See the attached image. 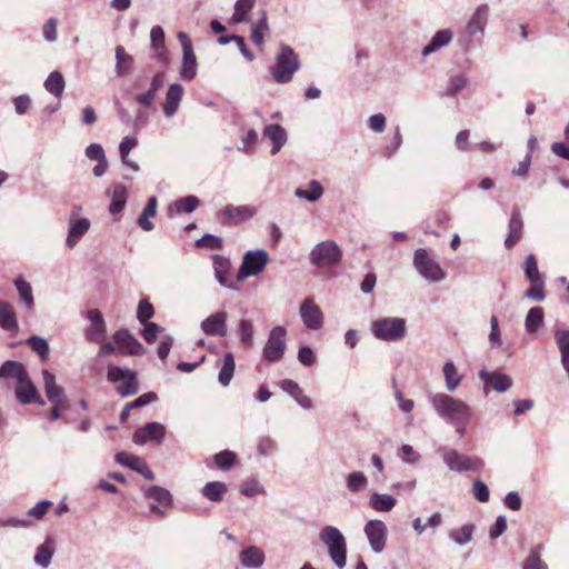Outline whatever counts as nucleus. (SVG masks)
Wrapping results in <instances>:
<instances>
[{
  "label": "nucleus",
  "instance_id": "1",
  "mask_svg": "<svg viewBox=\"0 0 569 569\" xmlns=\"http://www.w3.org/2000/svg\"><path fill=\"white\" fill-rule=\"evenodd\" d=\"M428 400L437 415L447 423L470 421L472 418L471 408L461 399L438 392L429 395Z\"/></svg>",
  "mask_w": 569,
  "mask_h": 569
},
{
  "label": "nucleus",
  "instance_id": "2",
  "mask_svg": "<svg viewBox=\"0 0 569 569\" xmlns=\"http://www.w3.org/2000/svg\"><path fill=\"white\" fill-rule=\"evenodd\" d=\"M300 66L299 56L295 50L286 43H280L276 63L270 67V73L277 83H288L300 69Z\"/></svg>",
  "mask_w": 569,
  "mask_h": 569
},
{
  "label": "nucleus",
  "instance_id": "3",
  "mask_svg": "<svg viewBox=\"0 0 569 569\" xmlns=\"http://www.w3.org/2000/svg\"><path fill=\"white\" fill-rule=\"evenodd\" d=\"M320 541L327 547L331 561L338 569L347 565V540L335 526H325L319 532Z\"/></svg>",
  "mask_w": 569,
  "mask_h": 569
},
{
  "label": "nucleus",
  "instance_id": "4",
  "mask_svg": "<svg viewBox=\"0 0 569 569\" xmlns=\"http://www.w3.org/2000/svg\"><path fill=\"white\" fill-rule=\"evenodd\" d=\"M107 380L117 386V392L122 398L134 396L139 392L137 373L129 368L109 365Z\"/></svg>",
  "mask_w": 569,
  "mask_h": 569
},
{
  "label": "nucleus",
  "instance_id": "5",
  "mask_svg": "<svg viewBox=\"0 0 569 569\" xmlns=\"http://www.w3.org/2000/svg\"><path fill=\"white\" fill-rule=\"evenodd\" d=\"M372 335L382 341H400L407 333V325L403 318L387 317L375 320L371 323Z\"/></svg>",
  "mask_w": 569,
  "mask_h": 569
},
{
  "label": "nucleus",
  "instance_id": "6",
  "mask_svg": "<svg viewBox=\"0 0 569 569\" xmlns=\"http://www.w3.org/2000/svg\"><path fill=\"white\" fill-rule=\"evenodd\" d=\"M309 259L318 268L336 267L341 262L342 250L333 240H326L311 250Z\"/></svg>",
  "mask_w": 569,
  "mask_h": 569
},
{
  "label": "nucleus",
  "instance_id": "7",
  "mask_svg": "<svg viewBox=\"0 0 569 569\" xmlns=\"http://www.w3.org/2000/svg\"><path fill=\"white\" fill-rule=\"evenodd\" d=\"M413 266L418 273L430 282H439L446 278L445 270L425 248L415 251Z\"/></svg>",
  "mask_w": 569,
  "mask_h": 569
},
{
  "label": "nucleus",
  "instance_id": "8",
  "mask_svg": "<svg viewBox=\"0 0 569 569\" xmlns=\"http://www.w3.org/2000/svg\"><path fill=\"white\" fill-rule=\"evenodd\" d=\"M287 349V330L282 326L273 327L262 349V357L268 362L280 361Z\"/></svg>",
  "mask_w": 569,
  "mask_h": 569
},
{
  "label": "nucleus",
  "instance_id": "9",
  "mask_svg": "<svg viewBox=\"0 0 569 569\" xmlns=\"http://www.w3.org/2000/svg\"><path fill=\"white\" fill-rule=\"evenodd\" d=\"M269 262V254L263 249L250 250L244 253L241 266L237 273V281L258 276Z\"/></svg>",
  "mask_w": 569,
  "mask_h": 569
},
{
  "label": "nucleus",
  "instance_id": "10",
  "mask_svg": "<svg viewBox=\"0 0 569 569\" xmlns=\"http://www.w3.org/2000/svg\"><path fill=\"white\" fill-rule=\"evenodd\" d=\"M442 459L447 467L456 472L476 471L483 467L481 459L462 455L455 449L445 450Z\"/></svg>",
  "mask_w": 569,
  "mask_h": 569
},
{
  "label": "nucleus",
  "instance_id": "11",
  "mask_svg": "<svg viewBox=\"0 0 569 569\" xmlns=\"http://www.w3.org/2000/svg\"><path fill=\"white\" fill-rule=\"evenodd\" d=\"M144 497L152 500L149 510L152 513L164 516L166 510L172 506V495L166 488L151 486L144 490Z\"/></svg>",
  "mask_w": 569,
  "mask_h": 569
},
{
  "label": "nucleus",
  "instance_id": "12",
  "mask_svg": "<svg viewBox=\"0 0 569 569\" xmlns=\"http://www.w3.org/2000/svg\"><path fill=\"white\" fill-rule=\"evenodd\" d=\"M365 533L373 552L381 553L386 547L388 529L381 520H369Z\"/></svg>",
  "mask_w": 569,
  "mask_h": 569
},
{
  "label": "nucleus",
  "instance_id": "13",
  "mask_svg": "<svg viewBox=\"0 0 569 569\" xmlns=\"http://www.w3.org/2000/svg\"><path fill=\"white\" fill-rule=\"evenodd\" d=\"M227 320L228 313L223 310H219L203 319L200 323V328L206 336L226 337L228 333Z\"/></svg>",
  "mask_w": 569,
  "mask_h": 569
},
{
  "label": "nucleus",
  "instance_id": "14",
  "mask_svg": "<svg viewBox=\"0 0 569 569\" xmlns=\"http://www.w3.org/2000/svg\"><path fill=\"white\" fill-rule=\"evenodd\" d=\"M43 377V388L47 395L48 401L56 407L67 408L68 407V398L66 396L64 389L57 385L56 377L49 370L44 369L42 371Z\"/></svg>",
  "mask_w": 569,
  "mask_h": 569
},
{
  "label": "nucleus",
  "instance_id": "15",
  "mask_svg": "<svg viewBox=\"0 0 569 569\" xmlns=\"http://www.w3.org/2000/svg\"><path fill=\"white\" fill-rule=\"evenodd\" d=\"M299 313L308 329L319 330L323 326V313L312 298H307L302 301Z\"/></svg>",
  "mask_w": 569,
  "mask_h": 569
},
{
  "label": "nucleus",
  "instance_id": "16",
  "mask_svg": "<svg viewBox=\"0 0 569 569\" xmlns=\"http://www.w3.org/2000/svg\"><path fill=\"white\" fill-rule=\"evenodd\" d=\"M166 433V427L162 423L148 422L134 431L132 441L140 446L146 445L148 441H156L159 443L163 441Z\"/></svg>",
  "mask_w": 569,
  "mask_h": 569
},
{
  "label": "nucleus",
  "instance_id": "17",
  "mask_svg": "<svg viewBox=\"0 0 569 569\" xmlns=\"http://www.w3.org/2000/svg\"><path fill=\"white\" fill-rule=\"evenodd\" d=\"M256 211L251 206L228 204L219 211L218 219L222 223H239L252 218Z\"/></svg>",
  "mask_w": 569,
  "mask_h": 569
},
{
  "label": "nucleus",
  "instance_id": "18",
  "mask_svg": "<svg viewBox=\"0 0 569 569\" xmlns=\"http://www.w3.org/2000/svg\"><path fill=\"white\" fill-rule=\"evenodd\" d=\"M113 340L119 347V352L130 356H142L146 351L141 342H139L127 329H120L113 335Z\"/></svg>",
  "mask_w": 569,
  "mask_h": 569
},
{
  "label": "nucleus",
  "instance_id": "19",
  "mask_svg": "<svg viewBox=\"0 0 569 569\" xmlns=\"http://www.w3.org/2000/svg\"><path fill=\"white\" fill-rule=\"evenodd\" d=\"M87 319L90 321V326L86 330V339L91 342H102L107 333V326L101 311L98 309L88 310Z\"/></svg>",
  "mask_w": 569,
  "mask_h": 569
},
{
  "label": "nucleus",
  "instance_id": "20",
  "mask_svg": "<svg viewBox=\"0 0 569 569\" xmlns=\"http://www.w3.org/2000/svg\"><path fill=\"white\" fill-rule=\"evenodd\" d=\"M14 395L22 405L38 403L43 406L46 403L31 381L29 373L23 380L16 385Z\"/></svg>",
  "mask_w": 569,
  "mask_h": 569
},
{
  "label": "nucleus",
  "instance_id": "21",
  "mask_svg": "<svg viewBox=\"0 0 569 569\" xmlns=\"http://www.w3.org/2000/svg\"><path fill=\"white\" fill-rule=\"evenodd\" d=\"M479 378L485 383V392H488V387L497 392H505L512 386V379L500 372H489L486 369L479 371Z\"/></svg>",
  "mask_w": 569,
  "mask_h": 569
},
{
  "label": "nucleus",
  "instance_id": "22",
  "mask_svg": "<svg viewBox=\"0 0 569 569\" xmlns=\"http://www.w3.org/2000/svg\"><path fill=\"white\" fill-rule=\"evenodd\" d=\"M163 72L156 73L151 79L149 89L144 92L137 93L134 96V100L144 108H151L153 106L157 92L163 87Z\"/></svg>",
  "mask_w": 569,
  "mask_h": 569
},
{
  "label": "nucleus",
  "instance_id": "23",
  "mask_svg": "<svg viewBox=\"0 0 569 569\" xmlns=\"http://www.w3.org/2000/svg\"><path fill=\"white\" fill-rule=\"evenodd\" d=\"M213 270L217 281L226 288L236 289L232 280L229 278L231 262L228 258L221 254H214L213 258Z\"/></svg>",
  "mask_w": 569,
  "mask_h": 569
},
{
  "label": "nucleus",
  "instance_id": "24",
  "mask_svg": "<svg viewBox=\"0 0 569 569\" xmlns=\"http://www.w3.org/2000/svg\"><path fill=\"white\" fill-rule=\"evenodd\" d=\"M90 220L88 218L80 219H70L69 221V230L66 240V244L68 248H73L81 240V238L88 232L90 229Z\"/></svg>",
  "mask_w": 569,
  "mask_h": 569
},
{
  "label": "nucleus",
  "instance_id": "25",
  "mask_svg": "<svg viewBox=\"0 0 569 569\" xmlns=\"http://www.w3.org/2000/svg\"><path fill=\"white\" fill-rule=\"evenodd\" d=\"M266 560L264 551L257 546H249L239 553L240 563L249 569H259Z\"/></svg>",
  "mask_w": 569,
  "mask_h": 569
},
{
  "label": "nucleus",
  "instance_id": "26",
  "mask_svg": "<svg viewBox=\"0 0 569 569\" xmlns=\"http://www.w3.org/2000/svg\"><path fill=\"white\" fill-rule=\"evenodd\" d=\"M182 96L183 87L181 84L172 83L169 86L163 104V113L167 118H171L176 114L179 109Z\"/></svg>",
  "mask_w": 569,
  "mask_h": 569
},
{
  "label": "nucleus",
  "instance_id": "27",
  "mask_svg": "<svg viewBox=\"0 0 569 569\" xmlns=\"http://www.w3.org/2000/svg\"><path fill=\"white\" fill-rule=\"evenodd\" d=\"M28 371L23 363L14 360H7L0 366V379L16 381V385L26 378Z\"/></svg>",
  "mask_w": 569,
  "mask_h": 569
},
{
  "label": "nucleus",
  "instance_id": "28",
  "mask_svg": "<svg viewBox=\"0 0 569 569\" xmlns=\"http://www.w3.org/2000/svg\"><path fill=\"white\" fill-rule=\"evenodd\" d=\"M509 233L505 240L507 249H512L522 237L523 221L519 209H513L509 221Z\"/></svg>",
  "mask_w": 569,
  "mask_h": 569
},
{
  "label": "nucleus",
  "instance_id": "29",
  "mask_svg": "<svg viewBox=\"0 0 569 569\" xmlns=\"http://www.w3.org/2000/svg\"><path fill=\"white\" fill-rule=\"evenodd\" d=\"M487 20H488V6L487 4L478 6L467 23V27H466L467 33L470 37L476 36L478 33H483L485 27L487 24Z\"/></svg>",
  "mask_w": 569,
  "mask_h": 569
},
{
  "label": "nucleus",
  "instance_id": "30",
  "mask_svg": "<svg viewBox=\"0 0 569 569\" xmlns=\"http://www.w3.org/2000/svg\"><path fill=\"white\" fill-rule=\"evenodd\" d=\"M279 386L284 392L290 395L297 401V403L301 406L303 409L309 410L313 408L311 399L302 392V389L296 381L291 379H283L280 381Z\"/></svg>",
  "mask_w": 569,
  "mask_h": 569
},
{
  "label": "nucleus",
  "instance_id": "31",
  "mask_svg": "<svg viewBox=\"0 0 569 569\" xmlns=\"http://www.w3.org/2000/svg\"><path fill=\"white\" fill-rule=\"evenodd\" d=\"M263 136L271 140V153L277 154L287 141V131L280 124H268L263 129Z\"/></svg>",
  "mask_w": 569,
  "mask_h": 569
},
{
  "label": "nucleus",
  "instance_id": "32",
  "mask_svg": "<svg viewBox=\"0 0 569 569\" xmlns=\"http://www.w3.org/2000/svg\"><path fill=\"white\" fill-rule=\"evenodd\" d=\"M116 53V74L119 78L126 77L132 69L134 59L129 54L122 46H117Z\"/></svg>",
  "mask_w": 569,
  "mask_h": 569
},
{
  "label": "nucleus",
  "instance_id": "33",
  "mask_svg": "<svg viewBox=\"0 0 569 569\" xmlns=\"http://www.w3.org/2000/svg\"><path fill=\"white\" fill-rule=\"evenodd\" d=\"M452 36V31L449 29L437 31L429 41V43L422 49V56L427 57L436 52L440 48L447 46L451 41Z\"/></svg>",
  "mask_w": 569,
  "mask_h": 569
},
{
  "label": "nucleus",
  "instance_id": "34",
  "mask_svg": "<svg viewBox=\"0 0 569 569\" xmlns=\"http://www.w3.org/2000/svg\"><path fill=\"white\" fill-rule=\"evenodd\" d=\"M0 327L10 332H16L19 328L16 312L7 301H0Z\"/></svg>",
  "mask_w": 569,
  "mask_h": 569
},
{
  "label": "nucleus",
  "instance_id": "35",
  "mask_svg": "<svg viewBox=\"0 0 569 569\" xmlns=\"http://www.w3.org/2000/svg\"><path fill=\"white\" fill-rule=\"evenodd\" d=\"M54 540L51 537H48L42 545L37 548L34 555L36 565L47 568L51 563L52 556L54 553Z\"/></svg>",
  "mask_w": 569,
  "mask_h": 569
},
{
  "label": "nucleus",
  "instance_id": "36",
  "mask_svg": "<svg viewBox=\"0 0 569 569\" xmlns=\"http://www.w3.org/2000/svg\"><path fill=\"white\" fill-rule=\"evenodd\" d=\"M397 505V499L389 493L375 492L369 498V506L378 512H389Z\"/></svg>",
  "mask_w": 569,
  "mask_h": 569
},
{
  "label": "nucleus",
  "instance_id": "37",
  "mask_svg": "<svg viewBox=\"0 0 569 569\" xmlns=\"http://www.w3.org/2000/svg\"><path fill=\"white\" fill-rule=\"evenodd\" d=\"M14 287L18 291L20 301L24 305L26 309L31 311L34 308V298L31 284L22 277L14 280Z\"/></svg>",
  "mask_w": 569,
  "mask_h": 569
},
{
  "label": "nucleus",
  "instance_id": "38",
  "mask_svg": "<svg viewBox=\"0 0 569 569\" xmlns=\"http://www.w3.org/2000/svg\"><path fill=\"white\" fill-rule=\"evenodd\" d=\"M555 340L561 356V365L569 373V329H557Z\"/></svg>",
  "mask_w": 569,
  "mask_h": 569
},
{
  "label": "nucleus",
  "instance_id": "39",
  "mask_svg": "<svg viewBox=\"0 0 569 569\" xmlns=\"http://www.w3.org/2000/svg\"><path fill=\"white\" fill-rule=\"evenodd\" d=\"M198 71L197 57L193 51L183 52L182 62L179 70L180 77L186 81H191L196 78Z\"/></svg>",
  "mask_w": 569,
  "mask_h": 569
},
{
  "label": "nucleus",
  "instance_id": "40",
  "mask_svg": "<svg viewBox=\"0 0 569 569\" xmlns=\"http://www.w3.org/2000/svg\"><path fill=\"white\" fill-rule=\"evenodd\" d=\"M157 213V198L150 197L147 201V204L140 216L138 217L137 223L144 231H151L154 228V224L149 220L154 217Z\"/></svg>",
  "mask_w": 569,
  "mask_h": 569
},
{
  "label": "nucleus",
  "instance_id": "41",
  "mask_svg": "<svg viewBox=\"0 0 569 569\" xmlns=\"http://www.w3.org/2000/svg\"><path fill=\"white\" fill-rule=\"evenodd\" d=\"M199 203L200 201L196 196L182 197L169 206V212L177 214L191 213L198 208Z\"/></svg>",
  "mask_w": 569,
  "mask_h": 569
},
{
  "label": "nucleus",
  "instance_id": "42",
  "mask_svg": "<svg viewBox=\"0 0 569 569\" xmlns=\"http://www.w3.org/2000/svg\"><path fill=\"white\" fill-rule=\"evenodd\" d=\"M111 203L109 210L111 213L116 214L122 211L127 203L128 191L123 184L117 183L112 186L111 189Z\"/></svg>",
  "mask_w": 569,
  "mask_h": 569
},
{
  "label": "nucleus",
  "instance_id": "43",
  "mask_svg": "<svg viewBox=\"0 0 569 569\" xmlns=\"http://www.w3.org/2000/svg\"><path fill=\"white\" fill-rule=\"evenodd\" d=\"M227 491V485L221 481L207 482L201 489V493L203 495V497H206L209 501L212 502L221 501Z\"/></svg>",
  "mask_w": 569,
  "mask_h": 569
},
{
  "label": "nucleus",
  "instance_id": "44",
  "mask_svg": "<svg viewBox=\"0 0 569 569\" xmlns=\"http://www.w3.org/2000/svg\"><path fill=\"white\" fill-rule=\"evenodd\" d=\"M151 47L158 59L164 60L167 58V50L164 46V32L160 26L152 27L150 31Z\"/></svg>",
  "mask_w": 569,
  "mask_h": 569
},
{
  "label": "nucleus",
  "instance_id": "45",
  "mask_svg": "<svg viewBox=\"0 0 569 569\" xmlns=\"http://www.w3.org/2000/svg\"><path fill=\"white\" fill-rule=\"evenodd\" d=\"M545 313L541 307H532L529 309L526 320L525 327L529 333L537 332L538 329L543 325Z\"/></svg>",
  "mask_w": 569,
  "mask_h": 569
},
{
  "label": "nucleus",
  "instance_id": "46",
  "mask_svg": "<svg viewBox=\"0 0 569 569\" xmlns=\"http://www.w3.org/2000/svg\"><path fill=\"white\" fill-rule=\"evenodd\" d=\"M475 526L466 523L461 528L453 529L449 532V538L458 546H466L472 540Z\"/></svg>",
  "mask_w": 569,
  "mask_h": 569
},
{
  "label": "nucleus",
  "instance_id": "47",
  "mask_svg": "<svg viewBox=\"0 0 569 569\" xmlns=\"http://www.w3.org/2000/svg\"><path fill=\"white\" fill-rule=\"evenodd\" d=\"M46 90L59 98L62 96L64 90V79L59 71H52L43 83Z\"/></svg>",
  "mask_w": 569,
  "mask_h": 569
},
{
  "label": "nucleus",
  "instance_id": "48",
  "mask_svg": "<svg viewBox=\"0 0 569 569\" xmlns=\"http://www.w3.org/2000/svg\"><path fill=\"white\" fill-rule=\"evenodd\" d=\"M368 485V478L362 471H352L346 478V486L353 493L366 490Z\"/></svg>",
  "mask_w": 569,
  "mask_h": 569
},
{
  "label": "nucleus",
  "instance_id": "49",
  "mask_svg": "<svg viewBox=\"0 0 569 569\" xmlns=\"http://www.w3.org/2000/svg\"><path fill=\"white\" fill-rule=\"evenodd\" d=\"M523 271L530 282L546 281L545 274L538 269L536 257L531 253L525 258Z\"/></svg>",
  "mask_w": 569,
  "mask_h": 569
},
{
  "label": "nucleus",
  "instance_id": "50",
  "mask_svg": "<svg viewBox=\"0 0 569 569\" xmlns=\"http://www.w3.org/2000/svg\"><path fill=\"white\" fill-rule=\"evenodd\" d=\"M234 367L233 355L231 352H227L223 357V363L218 375V380L223 387H227L230 383L233 377Z\"/></svg>",
  "mask_w": 569,
  "mask_h": 569
},
{
  "label": "nucleus",
  "instance_id": "51",
  "mask_svg": "<svg viewBox=\"0 0 569 569\" xmlns=\"http://www.w3.org/2000/svg\"><path fill=\"white\" fill-rule=\"evenodd\" d=\"M256 0H237L234 3V12L232 14L233 23L249 22L248 12L253 8Z\"/></svg>",
  "mask_w": 569,
  "mask_h": 569
},
{
  "label": "nucleus",
  "instance_id": "52",
  "mask_svg": "<svg viewBox=\"0 0 569 569\" xmlns=\"http://www.w3.org/2000/svg\"><path fill=\"white\" fill-rule=\"evenodd\" d=\"M295 194L298 198L306 199L310 202H316L322 197L323 188L319 181L312 180L309 182V190L298 188L296 189Z\"/></svg>",
  "mask_w": 569,
  "mask_h": 569
},
{
  "label": "nucleus",
  "instance_id": "53",
  "mask_svg": "<svg viewBox=\"0 0 569 569\" xmlns=\"http://www.w3.org/2000/svg\"><path fill=\"white\" fill-rule=\"evenodd\" d=\"M443 376L447 390L450 392L455 391L461 382V377L458 375L453 362L447 361L443 365Z\"/></svg>",
  "mask_w": 569,
  "mask_h": 569
},
{
  "label": "nucleus",
  "instance_id": "54",
  "mask_svg": "<svg viewBox=\"0 0 569 569\" xmlns=\"http://www.w3.org/2000/svg\"><path fill=\"white\" fill-rule=\"evenodd\" d=\"M268 30H269V23H268V19H267V13H266V11H262L261 18L252 27V32H251L252 42L258 47L262 46L263 41H264L263 33L267 32Z\"/></svg>",
  "mask_w": 569,
  "mask_h": 569
},
{
  "label": "nucleus",
  "instance_id": "55",
  "mask_svg": "<svg viewBox=\"0 0 569 569\" xmlns=\"http://www.w3.org/2000/svg\"><path fill=\"white\" fill-rule=\"evenodd\" d=\"M27 345L40 357L42 361L48 359L50 348L44 338L40 336H32L27 340Z\"/></svg>",
  "mask_w": 569,
  "mask_h": 569
},
{
  "label": "nucleus",
  "instance_id": "56",
  "mask_svg": "<svg viewBox=\"0 0 569 569\" xmlns=\"http://www.w3.org/2000/svg\"><path fill=\"white\" fill-rule=\"evenodd\" d=\"M238 330L242 345L249 348L252 347L254 333L253 323L248 319H241L238 323Z\"/></svg>",
  "mask_w": 569,
  "mask_h": 569
},
{
  "label": "nucleus",
  "instance_id": "57",
  "mask_svg": "<svg viewBox=\"0 0 569 569\" xmlns=\"http://www.w3.org/2000/svg\"><path fill=\"white\" fill-rule=\"evenodd\" d=\"M539 548L540 547H537L530 550L529 556L522 565V569H548L546 562L540 558Z\"/></svg>",
  "mask_w": 569,
  "mask_h": 569
},
{
  "label": "nucleus",
  "instance_id": "58",
  "mask_svg": "<svg viewBox=\"0 0 569 569\" xmlns=\"http://www.w3.org/2000/svg\"><path fill=\"white\" fill-rule=\"evenodd\" d=\"M143 459L133 456L127 451H121L116 455V461L122 466H126L132 470H137Z\"/></svg>",
  "mask_w": 569,
  "mask_h": 569
},
{
  "label": "nucleus",
  "instance_id": "59",
  "mask_svg": "<svg viewBox=\"0 0 569 569\" xmlns=\"http://www.w3.org/2000/svg\"><path fill=\"white\" fill-rule=\"evenodd\" d=\"M142 325L143 330L141 331V335L148 343H153L157 340L158 335L163 331V328L156 322H146Z\"/></svg>",
  "mask_w": 569,
  "mask_h": 569
},
{
  "label": "nucleus",
  "instance_id": "60",
  "mask_svg": "<svg viewBox=\"0 0 569 569\" xmlns=\"http://www.w3.org/2000/svg\"><path fill=\"white\" fill-rule=\"evenodd\" d=\"M545 282L546 281L530 282L531 287L525 292V298L543 301L546 298Z\"/></svg>",
  "mask_w": 569,
  "mask_h": 569
},
{
  "label": "nucleus",
  "instance_id": "61",
  "mask_svg": "<svg viewBox=\"0 0 569 569\" xmlns=\"http://www.w3.org/2000/svg\"><path fill=\"white\" fill-rule=\"evenodd\" d=\"M154 315L152 305L147 300H141L137 309V319L142 325L149 322L148 320Z\"/></svg>",
  "mask_w": 569,
  "mask_h": 569
},
{
  "label": "nucleus",
  "instance_id": "62",
  "mask_svg": "<svg viewBox=\"0 0 569 569\" xmlns=\"http://www.w3.org/2000/svg\"><path fill=\"white\" fill-rule=\"evenodd\" d=\"M236 456L231 451H221L214 456L216 465L221 469H230L234 463Z\"/></svg>",
  "mask_w": 569,
  "mask_h": 569
},
{
  "label": "nucleus",
  "instance_id": "63",
  "mask_svg": "<svg viewBox=\"0 0 569 569\" xmlns=\"http://www.w3.org/2000/svg\"><path fill=\"white\" fill-rule=\"evenodd\" d=\"M472 491L479 502H487L490 498L488 486L479 479L473 482Z\"/></svg>",
  "mask_w": 569,
  "mask_h": 569
},
{
  "label": "nucleus",
  "instance_id": "64",
  "mask_svg": "<svg viewBox=\"0 0 569 569\" xmlns=\"http://www.w3.org/2000/svg\"><path fill=\"white\" fill-rule=\"evenodd\" d=\"M240 491L246 497H253V496L261 495L264 492L263 488L254 479L247 480L246 482H243Z\"/></svg>",
  "mask_w": 569,
  "mask_h": 569
}]
</instances>
